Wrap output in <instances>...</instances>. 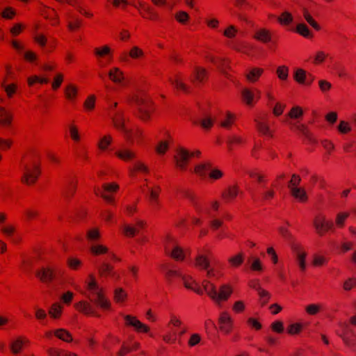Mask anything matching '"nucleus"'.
Instances as JSON below:
<instances>
[{"label":"nucleus","mask_w":356,"mask_h":356,"mask_svg":"<svg viewBox=\"0 0 356 356\" xmlns=\"http://www.w3.org/2000/svg\"><path fill=\"white\" fill-rule=\"evenodd\" d=\"M74 308L86 315L99 316L90 302L81 300L74 304Z\"/></svg>","instance_id":"nucleus-19"},{"label":"nucleus","mask_w":356,"mask_h":356,"mask_svg":"<svg viewBox=\"0 0 356 356\" xmlns=\"http://www.w3.org/2000/svg\"><path fill=\"white\" fill-rule=\"evenodd\" d=\"M191 81L196 86L206 83L208 79V72L202 67L196 66L190 76Z\"/></svg>","instance_id":"nucleus-9"},{"label":"nucleus","mask_w":356,"mask_h":356,"mask_svg":"<svg viewBox=\"0 0 356 356\" xmlns=\"http://www.w3.org/2000/svg\"><path fill=\"white\" fill-rule=\"evenodd\" d=\"M108 76L114 83L120 86L124 85V75L119 67H113L111 68L108 72Z\"/></svg>","instance_id":"nucleus-23"},{"label":"nucleus","mask_w":356,"mask_h":356,"mask_svg":"<svg viewBox=\"0 0 356 356\" xmlns=\"http://www.w3.org/2000/svg\"><path fill=\"white\" fill-rule=\"evenodd\" d=\"M190 152L184 147H179L175 155V160L177 167L182 171L187 168L190 160Z\"/></svg>","instance_id":"nucleus-11"},{"label":"nucleus","mask_w":356,"mask_h":356,"mask_svg":"<svg viewBox=\"0 0 356 356\" xmlns=\"http://www.w3.org/2000/svg\"><path fill=\"white\" fill-rule=\"evenodd\" d=\"M171 136L168 134V138L160 141L156 147V152L159 154H164L168 149L169 144L172 142Z\"/></svg>","instance_id":"nucleus-46"},{"label":"nucleus","mask_w":356,"mask_h":356,"mask_svg":"<svg viewBox=\"0 0 356 356\" xmlns=\"http://www.w3.org/2000/svg\"><path fill=\"white\" fill-rule=\"evenodd\" d=\"M63 306L58 302L54 303L49 309V314L54 319H59L63 313Z\"/></svg>","instance_id":"nucleus-41"},{"label":"nucleus","mask_w":356,"mask_h":356,"mask_svg":"<svg viewBox=\"0 0 356 356\" xmlns=\"http://www.w3.org/2000/svg\"><path fill=\"white\" fill-rule=\"evenodd\" d=\"M69 135L74 143H79L81 140V136L79 129L76 124L71 123L68 126Z\"/></svg>","instance_id":"nucleus-52"},{"label":"nucleus","mask_w":356,"mask_h":356,"mask_svg":"<svg viewBox=\"0 0 356 356\" xmlns=\"http://www.w3.org/2000/svg\"><path fill=\"white\" fill-rule=\"evenodd\" d=\"M292 250L296 253V261L300 268V270L304 272L306 270L305 259L307 253L302 250V246L298 243L292 245Z\"/></svg>","instance_id":"nucleus-20"},{"label":"nucleus","mask_w":356,"mask_h":356,"mask_svg":"<svg viewBox=\"0 0 356 356\" xmlns=\"http://www.w3.org/2000/svg\"><path fill=\"white\" fill-rule=\"evenodd\" d=\"M94 54L97 58L98 65L101 67H104L112 62V51L108 45L95 48Z\"/></svg>","instance_id":"nucleus-7"},{"label":"nucleus","mask_w":356,"mask_h":356,"mask_svg":"<svg viewBox=\"0 0 356 356\" xmlns=\"http://www.w3.org/2000/svg\"><path fill=\"white\" fill-rule=\"evenodd\" d=\"M140 347V343L138 342L127 343L124 342L121 348L118 353V356H125L128 353L137 350Z\"/></svg>","instance_id":"nucleus-31"},{"label":"nucleus","mask_w":356,"mask_h":356,"mask_svg":"<svg viewBox=\"0 0 356 356\" xmlns=\"http://www.w3.org/2000/svg\"><path fill=\"white\" fill-rule=\"evenodd\" d=\"M307 73L306 70L302 68H298L293 72V79L298 83L304 85V83H306Z\"/></svg>","instance_id":"nucleus-47"},{"label":"nucleus","mask_w":356,"mask_h":356,"mask_svg":"<svg viewBox=\"0 0 356 356\" xmlns=\"http://www.w3.org/2000/svg\"><path fill=\"white\" fill-rule=\"evenodd\" d=\"M303 329V325L300 323H295L290 324L287 328L286 332L290 335L298 334L302 332Z\"/></svg>","instance_id":"nucleus-61"},{"label":"nucleus","mask_w":356,"mask_h":356,"mask_svg":"<svg viewBox=\"0 0 356 356\" xmlns=\"http://www.w3.org/2000/svg\"><path fill=\"white\" fill-rule=\"evenodd\" d=\"M98 273L100 277H106L111 276L119 279L120 276L114 271V268L112 265L104 262L98 268Z\"/></svg>","instance_id":"nucleus-24"},{"label":"nucleus","mask_w":356,"mask_h":356,"mask_svg":"<svg viewBox=\"0 0 356 356\" xmlns=\"http://www.w3.org/2000/svg\"><path fill=\"white\" fill-rule=\"evenodd\" d=\"M181 279L186 289L193 291L198 295L203 294V289L191 275L182 274Z\"/></svg>","instance_id":"nucleus-16"},{"label":"nucleus","mask_w":356,"mask_h":356,"mask_svg":"<svg viewBox=\"0 0 356 356\" xmlns=\"http://www.w3.org/2000/svg\"><path fill=\"white\" fill-rule=\"evenodd\" d=\"M127 298V293L122 288H117L114 291L113 300L116 303H123Z\"/></svg>","instance_id":"nucleus-51"},{"label":"nucleus","mask_w":356,"mask_h":356,"mask_svg":"<svg viewBox=\"0 0 356 356\" xmlns=\"http://www.w3.org/2000/svg\"><path fill=\"white\" fill-rule=\"evenodd\" d=\"M246 143V140L240 136L232 135L227 138V144L228 149L232 150L235 145H243Z\"/></svg>","instance_id":"nucleus-37"},{"label":"nucleus","mask_w":356,"mask_h":356,"mask_svg":"<svg viewBox=\"0 0 356 356\" xmlns=\"http://www.w3.org/2000/svg\"><path fill=\"white\" fill-rule=\"evenodd\" d=\"M293 20V17L292 15L288 11L282 13L281 15L277 17V22L282 26H289L292 23Z\"/></svg>","instance_id":"nucleus-50"},{"label":"nucleus","mask_w":356,"mask_h":356,"mask_svg":"<svg viewBox=\"0 0 356 356\" xmlns=\"http://www.w3.org/2000/svg\"><path fill=\"white\" fill-rule=\"evenodd\" d=\"M116 156L125 162H129L136 158V153L129 149H123L115 152Z\"/></svg>","instance_id":"nucleus-33"},{"label":"nucleus","mask_w":356,"mask_h":356,"mask_svg":"<svg viewBox=\"0 0 356 356\" xmlns=\"http://www.w3.org/2000/svg\"><path fill=\"white\" fill-rule=\"evenodd\" d=\"M64 93L67 100L74 102L77 97L78 88L74 84H68L65 88Z\"/></svg>","instance_id":"nucleus-39"},{"label":"nucleus","mask_w":356,"mask_h":356,"mask_svg":"<svg viewBox=\"0 0 356 356\" xmlns=\"http://www.w3.org/2000/svg\"><path fill=\"white\" fill-rule=\"evenodd\" d=\"M292 127L291 129L292 130L293 128H296L298 131H300L302 135L307 139V140L312 143H315L316 140L313 137L312 134L309 130L308 127L304 124H297L293 123L291 124Z\"/></svg>","instance_id":"nucleus-34"},{"label":"nucleus","mask_w":356,"mask_h":356,"mask_svg":"<svg viewBox=\"0 0 356 356\" xmlns=\"http://www.w3.org/2000/svg\"><path fill=\"white\" fill-rule=\"evenodd\" d=\"M215 65L222 72H226L227 70L229 69V60L225 58H220L218 57L217 63Z\"/></svg>","instance_id":"nucleus-63"},{"label":"nucleus","mask_w":356,"mask_h":356,"mask_svg":"<svg viewBox=\"0 0 356 356\" xmlns=\"http://www.w3.org/2000/svg\"><path fill=\"white\" fill-rule=\"evenodd\" d=\"M124 320L126 327H132L138 333H147L150 330L149 327L140 321L136 316L129 314L124 315Z\"/></svg>","instance_id":"nucleus-8"},{"label":"nucleus","mask_w":356,"mask_h":356,"mask_svg":"<svg viewBox=\"0 0 356 356\" xmlns=\"http://www.w3.org/2000/svg\"><path fill=\"white\" fill-rule=\"evenodd\" d=\"M313 226L316 234L323 236L329 231H334V224L332 220H327L323 213H318L313 220Z\"/></svg>","instance_id":"nucleus-5"},{"label":"nucleus","mask_w":356,"mask_h":356,"mask_svg":"<svg viewBox=\"0 0 356 356\" xmlns=\"http://www.w3.org/2000/svg\"><path fill=\"white\" fill-rule=\"evenodd\" d=\"M255 127L259 134L267 138H273V131L270 129L267 115L259 116L255 118Z\"/></svg>","instance_id":"nucleus-10"},{"label":"nucleus","mask_w":356,"mask_h":356,"mask_svg":"<svg viewBox=\"0 0 356 356\" xmlns=\"http://www.w3.org/2000/svg\"><path fill=\"white\" fill-rule=\"evenodd\" d=\"M272 35L269 30L260 29L254 33V38L263 43H268L271 40Z\"/></svg>","instance_id":"nucleus-32"},{"label":"nucleus","mask_w":356,"mask_h":356,"mask_svg":"<svg viewBox=\"0 0 356 356\" xmlns=\"http://www.w3.org/2000/svg\"><path fill=\"white\" fill-rule=\"evenodd\" d=\"M129 176L134 177L138 172L148 174L149 172L148 167L142 161H136L132 167L129 168Z\"/></svg>","instance_id":"nucleus-28"},{"label":"nucleus","mask_w":356,"mask_h":356,"mask_svg":"<svg viewBox=\"0 0 356 356\" xmlns=\"http://www.w3.org/2000/svg\"><path fill=\"white\" fill-rule=\"evenodd\" d=\"M248 175L250 178L255 179L259 184H266L267 182L265 175L258 172L256 170L248 171Z\"/></svg>","instance_id":"nucleus-64"},{"label":"nucleus","mask_w":356,"mask_h":356,"mask_svg":"<svg viewBox=\"0 0 356 356\" xmlns=\"http://www.w3.org/2000/svg\"><path fill=\"white\" fill-rule=\"evenodd\" d=\"M218 325L220 332L225 334H228L232 332L233 328V320L228 312H222L220 314Z\"/></svg>","instance_id":"nucleus-12"},{"label":"nucleus","mask_w":356,"mask_h":356,"mask_svg":"<svg viewBox=\"0 0 356 356\" xmlns=\"http://www.w3.org/2000/svg\"><path fill=\"white\" fill-rule=\"evenodd\" d=\"M291 196L301 203H306L308 201V195L303 188L293 187L290 190Z\"/></svg>","instance_id":"nucleus-27"},{"label":"nucleus","mask_w":356,"mask_h":356,"mask_svg":"<svg viewBox=\"0 0 356 356\" xmlns=\"http://www.w3.org/2000/svg\"><path fill=\"white\" fill-rule=\"evenodd\" d=\"M303 17L307 23L312 26L316 31L321 30V26L315 21L307 9L303 10Z\"/></svg>","instance_id":"nucleus-60"},{"label":"nucleus","mask_w":356,"mask_h":356,"mask_svg":"<svg viewBox=\"0 0 356 356\" xmlns=\"http://www.w3.org/2000/svg\"><path fill=\"white\" fill-rule=\"evenodd\" d=\"M62 275L61 269L56 265L49 264L41 267L35 273V276L42 283L48 284L58 279Z\"/></svg>","instance_id":"nucleus-4"},{"label":"nucleus","mask_w":356,"mask_h":356,"mask_svg":"<svg viewBox=\"0 0 356 356\" xmlns=\"http://www.w3.org/2000/svg\"><path fill=\"white\" fill-rule=\"evenodd\" d=\"M213 257L211 250L207 246L198 250L195 259V266L200 270H207L210 266V259Z\"/></svg>","instance_id":"nucleus-6"},{"label":"nucleus","mask_w":356,"mask_h":356,"mask_svg":"<svg viewBox=\"0 0 356 356\" xmlns=\"http://www.w3.org/2000/svg\"><path fill=\"white\" fill-rule=\"evenodd\" d=\"M129 102L136 105L137 118L145 122L150 121L152 115L155 111V106L147 94L138 92L130 97Z\"/></svg>","instance_id":"nucleus-2"},{"label":"nucleus","mask_w":356,"mask_h":356,"mask_svg":"<svg viewBox=\"0 0 356 356\" xmlns=\"http://www.w3.org/2000/svg\"><path fill=\"white\" fill-rule=\"evenodd\" d=\"M348 212H339L337 214L335 218V225L338 228H343L345 225L346 220L349 217Z\"/></svg>","instance_id":"nucleus-56"},{"label":"nucleus","mask_w":356,"mask_h":356,"mask_svg":"<svg viewBox=\"0 0 356 356\" xmlns=\"http://www.w3.org/2000/svg\"><path fill=\"white\" fill-rule=\"evenodd\" d=\"M161 191L159 186H154L150 188L149 202L151 205L155 208H159V196Z\"/></svg>","instance_id":"nucleus-35"},{"label":"nucleus","mask_w":356,"mask_h":356,"mask_svg":"<svg viewBox=\"0 0 356 356\" xmlns=\"http://www.w3.org/2000/svg\"><path fill=\"white\" fill-rule=\"evenodd\" d=\"M29 344L30 341L27 337L19 336L10 343V348L13 354L17 355L22 351L24 346H28Z\"/></svg>","instance_id":"nucleus-22"},{"label":"nucleus","mask_w":356,"mask_h":356,"mask_svg":"<svg viewBox=\"0 0 356 356\" xmlns=\"http://www.w3.org/2000/svg\"><path fill=\"white\" fill-rule=\"evenodd\" d=\"M233 293V289L229 284H222L220 286L218 292L216 291L213 300L216 304L227 301Z\"/></svg>","instance_id":"nucleus-15"},{"label":"nucleus","mask_w":356,"mask_h":356,"mask_svg":"<svg viewBox=\"0 0 356 356\" xmlns=\"http://www.w3.org/2000/svg\"><path fill=\"white\" fill-rule=\"evenodd\" d=\"M161 270L164 273V277L168 284H171L174 279L181 277L182 273L180 270L170 268L169 264H163L160 266Z\"/></svg>","instance_id":"nucleus-17"},{"label":"nucleus","mask_w":356,"mask_h":356,"mask_svg":"<svg viewBox=\"0 0 356 356\" xmlns=\"http://www.w3.org/2000/svg\"><path fill=\"white\" fill-rule=\"evenodd\" d=\"M304 112L302 107L299 106H293L288 113L291 119L298 120L303 116Z\"/></svg>","instance_id":"nucleus-58"},{"label":"nucleus","mask_w":356,"mask_h":356,"mask_svg":"<svg viewBox=\"0 0 356 356\" xmlns=\"http://www.w3.org/2000/svg\"><path fill=\"white\" fill-rule=\"evenodd\" d=\"M134 7L139 10L140 15L145 19L152 21H156L159 19V15L154 9L145 3L140 2L138 6H134Z\"/></svg>","instance_id":"nucleus-14"},{"label":"nucleus","mask_w":356,"mask_h":356,"mask_svg":"<svg viewBox=\"0 0 356 356\" xmlns=\"http://www.w3.org/2000/svg\"><path fill=\"white\" fill-rule=\"evenodd\" d=\"M202 288L203 289V292L205 291L207 294L210 297V298L213 300L216 293V289L213 284L211 283L208 280H203L202 282Z\"/></svg>","instance_id":"nucleus-45"},{"label":"nucleus","mask_w":356,"mask_h":356,"mask_svg":"<svg viewBox=\"0 0 356 356\" xmlns=\"http://www.w3.org/2000/svg\"><path fill=\"white\" fill-rule=\"evenodd\" d=\"M102 188L106 194L111 195L113 197V194L116 193L120 189L119 185L115 182L105 183L102 185Z\"/></svg>","instance_id":"nucleus-54"},{"label":"nucleus","mask_w":356,"mask_h":356,"mask_svg":"<svg viewBox=\"0 0 356 356\" xmlns=\"http://www.w3.org/2000/svg\"><path fill=\"white\" fill-rule=\"evenodd\" d=\"M212 163L210 161L204 162L195 167L194 172L201 177H204L209 170H211Z\"/></svg>","instance_id":"nucleus-38"},{"label":"nucleus","mask_w":356,"mask_h":356,"mask_svg":"<svg viewBox=\"0 0 356 356\" xmlns=\"http://www.w3.org/2000/svg\"><path fill=\"white\" fill-rule=\"evenodd\" d=\"M296 32L305 38L311 39L314 37V34L305 23L298 24Z\"/></svg>","instance_id":"nucleus-40"},{"label":"nucleus","mask_w":356,"mask_h":356,"mask_svg":"<svg viewBox=\"0 0 356 356\" xmlns=\"http://www.w3.org/2000/svg\"><path fill=\"white\" fill-rule=\"evenodd\" d=\"M123 133L127 140L131 143L136 141L137 143H140L143 140V131L137 127L124 129Z\"/></svg>","instance_id":"nucleus-21"},{"label":"nucleus","mask_w":356,"mask_h":356,"mask_svg":"<svg viewBox=\"0 0 356 356\" xmlns=\"http://www.w3.org/2000/svg\"><path fill=\"white\" fill-rule=\"evenodd\" d=\"M93 191L95 195L102 197L106 202L109 204L114 203V197L111 195L106 194L103 188L95 186Z\"/></svg>","instance_id":"nucleus-53"},{"label":"nucleus","mask_w":356,"mask_h":356,"mask_svg":"<svg viewBox=\"0 0 356 356\" xmlns=\"http://www.w3.org/2000/svg\"><path fill=\"white\" fill-rule=\"evenodd\" d=\"M112 120L114 127L118 130L124 132V129H127L124 124V113L122 111H116L112 116Z\"/></svg>","instance_id":"nucleus-26"},{"label":"nucleus","mask_w":356,"mask_h":356,"mask_svg":"<svg viewBox=\"0 0 356 356\" xmlns=\"http://www.w3.org/2000/svg\"><path fill=\"white\" fill-rule=\"evenodd\" d=\"M90 251L93 256H99L106 254L108 252V248L102 244H94L90 246Z\"/></svg>","instance_id":"nucleus-49"},{"label":"nucleus","mask_w":356,"mask_h":356,"mask_svg":"<svg viewBox=\"0 0 356 356\" xmlns=\"http://www.w3.org/2000/svg\"><path fill=\"white\" fill-rule=\"evenodd\" d=\"M170 255L176 261H183L185 258L182 248L175 245H173Z\"/></svg>","instance_id":"nucleus-59"},{"label":"nucleus","mask_w":356,"mask_h":356,"mask_svg":"<svg viewBox=\"0 0 356 356\" xmlns=\"http://www.w3.org/2000/svg\"><path fill=\"white\" fill-rule=\"evenodd\" d=\"M184 197L191 202L197 212L201 211V206L198 202V198L193 192L191 191H186L184 192Z\"/></svg>","instance_id":"nucleus-48"},{"label":"nucleus","mask_w":356,"mask_h":356,"mask_svg":"<svg viewBox=\"0 0 356 356\" xmlns=\"http://www.w3.org/2000/svg\"><path fill=\"white\" fill-rule=\"evenodd\" d=\"M12 121V114L3 107L0 106V125L4 128H9L11 127Z\"/></svg>","instance_id":"nucleus-29"},{"label":"nucleus","mask_w":356,"mask_h":356,"mask_svg":"<svg viewBox=\"0 0 356 356\" xmlns=\"http://www.w3.org/2000/svg\"><path fill=\"white\" fill-rule=\"evenodd\" d=\"M49 356H78L76 353L63 349L49 348L47 350Z\"/></svg>","instance_id":"nucleus-43"},{"label":"nucleus","mask_w":356,"mask_h":356,"mask_svg":"<svg viewBox=\"0 0 356 356\" xmlns=\"http://www.w3.org/2000/svg\"><path fill=\"white\" fill-rule=\"evenodd\" d=\"M77 184L78 179L76 178H74V179L69 183L63 192V195L66 198L70 199L73 197L76 193Z\"/></svg>","instance_id":"nucleus-44"},{"label":"nucleus","mask_w":356,"mask_h":356,"mask_svg":"<svg viewBox=\"0 0 356 356\" xmlns=\"http://www.w3.org/2000/svg\"><path fill=\"white\" fill-rule=\"evenodd\" d=\"M26 220L31 221L38 219L40 216L39 211L33 207L27 208L24 211Z\"/></svg>","instance_id":"nucleus-55"},{"label":"nucleus","mask_w":356,"mask_h":356,"mask_svg":"<svg viewBox=\"0 0 356 356\" xmlns=\"http://www.w3.org/2000/svg\"><path fill=\"white\" fill-rule=\"evenodd\" d=\"M241 96L243 102L248 106H253L260 99L261 92L256 88H245L241 92Z\"/></svg>","instance_id":"nucleus-13"},{"label":"nucleus","mask_w":356,"mask_h":356,"mask_svg":"<svg viewBox=\"0 0 356 356\" xmlns=\"http://www.w3.org/2000/svg\"><path fill=\"white\" fill-rule=\"evenodd\" d=\"M40 174V163L38 159L35 158L24 164L21 182L27 186H33L37 182Z\"/></svg>","instance_id":"nucleus-3"},{"label":"nucleus","mask_w":356,"mask_h":356,"mask_svg":"<svg viewBox=\"0 0 356 356\" xmlns=\"http://www.w3.org/2000/svg\"><path fill=\"white\" fill-rule=\"evenodd\" d=\"M245 260V254L243 252H240L236 255L231 257L228 259V263L233 268H238Z\"/></svg>","instance_id":"nucleus-42"},{"label":"nucleus","mask_w":356,"mask_h":356,"mask_svg":"<svg viewBox=\"0 0 356 356\" xmlns=\"http://www.w3.org/2000/svg\"><path fill=\"white\" fill-rule=\"evenodd\" d=\"M89 281L86 283L83 294L97 307L103 310H108L111 307V301L106 297L102 287L97 284L92 274L89 275Z\"/></svg>","instance_id":"nucleus-1"},{"label":"nucleus","mask_w":356,"mask_h":356,"mask_svg":"<svg viewBox=\"0 0 356 356\" xmlns=\"http://www.w3.org/2000/svg\"><path fill=\"white\" fill-rule=\"evenodd\" d=\"M66 262L69 268L73 270H78L82 266V261L76 257H70Z\"/></svg>","instance_id":"nucleus-57"},{"label":"nucleus","mask_w":356,"mask_h":356,"mask_svg":"<svg viewBox=\"0 0 356 356\" xmlns=\"http://www.w3.org/2000/svg\"><path fill=\"white\" fill-rule=\"evenodd\" d=\"M235 120L236 117L234 114L228 111L227 112L225 119L220 122V125L225 129H230Z\"/></svg>","instance_id":"nucleus-62"},{"label":"nucleus","mask_w":356,"mask_h":356,"mask_svg":"<svg viewBox=\"0 0 356 356\" xmlns=\"http://www.w3.org/2000/svg\"><path fill=\"white\" fill-rule=\"evenodd\" d=\"M54 337L66 343H70L73 341L72 334L64 328L54 330Z\"/></svg>","instance_id":"nucleus-36"},{"label":"nucleus","mask_w":356,"mask_h":356,"mask_svg":"<svg viewBox=\"0 0 356 356\" xmlns=\"http://www.w3.org/2000/svg\"><path fill=\"white\" fill-rule=\"evenodd\" d=\"M170 81L177 90L188 94L190 92L189 87L183 81L182 76L180 74L175 76L174 79H170Z\"/></svg>","instance_id":"nucleus-25"},{"label":"nucleus","mask_w":356,"mask_h":356,"mask_svg":"<svg viewBox=\"0 0 356 356\" xmlns=\"http://www.w3.org/2000/svg\"><path fill=\"white\" fill-rule=\"evenodd\" d=\"M239 187L237 185L229 186L221 193V199L225 203L233 202L239 193Z\"/></svg>","instance_id":"nucleus-18"},{"label":"nucleus","mask_w":356,"mask_h":356,"mask_svg":"<svg viewBox=\"0 0 356 356\" xmlns=\"http://www.w3.org/2000/svg\"><path fill=\"white\" fill-rule=\"evenodd\" d=\"M264 72L263 68L252 67L245 74L246 79L250 83H255L259 79Z\"/></svg>","instance_id":"nucleus-30"}]
</instances>
